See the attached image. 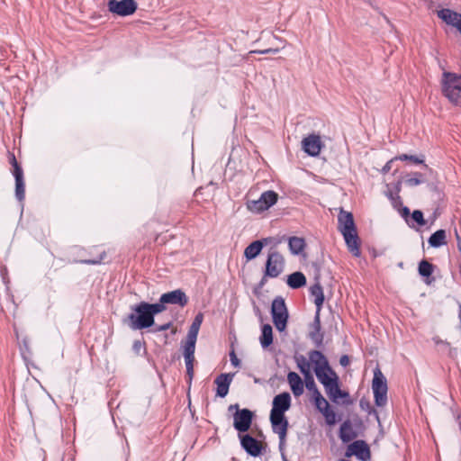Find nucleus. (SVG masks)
<instances>
[{"instance_id":"obj_1","label":"nucleus","mask_w":461,"mask_h":461,"mask_svg":"<svg viewBox=\"0 0 461 461\" xmlns=\"http://www.w3.org/2000/svg\"><path fill=\"white\" fill-rule=\"evenodd\" d=\"M308 356L309 361L314 366L315 375L323 385L330 401L345 406L352 404L353 401L348 392L340 389L339 377L330 366L325 355L320 350H311Z\"/></svg>"},{"instance_id":"obj_2","label":"nucleus","mask_w":461,"mask_h":461,"mask_svg":"<svg viewBox=\"0 0 461 461\" xmlns=\"http://www.w3.org/2000/svg\"><path fill=\"white\" fill-rule=\"evenodd\" d=\"M203 321V313L198 312L189 327L186 341L184 345V357L186 367V375L188 376V383L191 384L194 377V351L197 336Z\"/></svg>"},{"instance_id":"obj_3","label":"nucleus","mask_w":461,"mask_h":461,"mask_svg":"<svg viewBox=\"0 0 461 461\" xmlns=\"http://www.w3.org/2000/svg\"><path fill=\"white\" fill-rule=\"evenodd\" d=\"M130 309L131 312L123 319V323L132 330H145L155 325V319L152 318L146 302L131 305Z\"/></svg>"},{"instance_id":"obj_4","label":"nucleus","mask_w":461,"mask_h":461,"mask_svg":"<svg viewBox=\"0 0 461 461\" xmlns=\"http://www.w3.org/2000/svg\"><path fill=\"white\" fill-rule=\"evenodd\" d=\"M442 92L452 104L461 107V76L452 72H444Z\"/></svg>"},{"instance_id":"obj_5","label":"nucleus","mask_w":461,"mask_h":461,"mask_svg":"<svg viewBox=\"0 0 461 461\" xmlns=\"http://www.w3.org/2000/svg\"><path fill=\"white\" fill-rule=\"evenodd\" d=\"M271 315L275 327L280 332L287 327L289 313L282 296H276L271 303Z\"/></svg>"},{"instance_id":"obj_6","label":"nucleus","mask_w":461,"mask_h":461,"mask_svg":"<svg viewBox=\"0 0 461 461\" xmlns=\"http://www.w3.org/2000/svg\"><path fill=\"white\" fill-rule=\"evenodd\" d=\"M372 390L375 405L378 407L385 406L387 403V382L384 375L378 367H376L374 371Z\"/></svg>"},{"instance_id":"obj_7","label":"nucleus","mask_w":461,"mask_h":461,"mask_svg":"<svg viewBox=\"0 0 461 461\" xmlns=\"http://www.w3.org/2000/svg\"><path fill=\"white\" fill-rule=\"evenodd\" d=\"M285 260L277 250H270L265 264L266 276L269 278L278 277L285 270Z\"/></svg>"},{"instance_id":"obj_8","label":"nucleus","mask_w":461,"mask_h":461,"mask_svg":"<svg viewBox=\"0 0 461 461\" xmlns=\"http://www.w3.org/2000/svg\"><path fill=\"white\" fill-rule=\"evenodd\" d=\"M107 8L110 13L125 17L133 14L138 5L135 0H108Z\"/></svg>"},{"instance_id":"obj_9","label":"nucleus","mask_w":461,"mask_h":461,"mask_svg":"<svg viewBox=\"0 0 461 461\" xmlns=\"http://www.w3.org/2000/svg\"><path fill=\"white\" fill-rule=\"evenodd\" d=\"M254 418V412L249 409L244 408L238 410L233 414V427L239 432L242 434L247 432L252 424Z\"/></svg>"},{"instance_id":"obj_10","label":"nucleus","mask_w":461,"mask_h":461,"mask_svg":"<svg viewBox=\"0 0 461 461\" xmlns=\"http://www.w3.org/2000/svg\"><path fill=\"white\" fill-rule=\"evenodd\" d=\"M345 456L347 457L355 456L361 461H367L371 456L369 446L364 440H355L348 445Z\"/></svg>"},{"instance_id":"obj_11","label":"nucleus","mask_w":461,"mask_h":461,"mask_svg":"<svg viewBox=\"0 0 461 461\" xmlns=\"http://www.w3.org/2000/svg\"><path fill=\"white\" fill-rule=\"evenodd\" d=\"M324 146L320 135L312 133L302 140L303 150L311 157H317Z\"/></svg>"},{"instance_id":"obj_12","label":"nucleus","mask_w":461,"mask_h":461,"mask_svg":"<svg viewBox=\"0 0 461 461\" xmlns=\"http://www.w3.org/2000/svg\"><path fill=\"white\" fill-rule=\"evenodd\" d=\"M291 407V396L289 393L284 392L276 395L273 399L272 409L270 414L272 415H285V411Z\"/></svg>"},{"instance_id":"obj_13","label":"nucleus","mask_w":461,"mask_h":461,"mask_svg":"<svg viewBox=\"0 0 461 461\" xmlns=\"http://www.w3.org/2000/svg\"><path fill=\"white\" fill-rule=\"evenodd\" d=\"M242 448L251 456H258L262 453L260 442L249 434H239Z\"/></svg>"},{"instance_id":"obj_14","label":"nucleus","mask_w":461,"mask_h":461,"mask_svg":"<svg viewBox=\"0 0 461 461\" xmlns=\"http://www.w3.org/2000/svg\"><path fill=\"white\" fill-rule=\"evenodd\" d=\"M437 15L445 23L456 28L461 34V14L449 8H442L437 11Z\"/></svg>"},{"instance_id":"obj_15","label":"nucleus","mask_w":461,"mask_h":461,"mask_svg":"<svg viewBox=\"0 0 461 461\" xmlns=\"http://www.w3.org/2000/svg\"><path fill=\"white\" fill-rule=\"evenodd\" d=\"M160 297L162 298V303H165L166 304H176L180 307H185L188 303V297L181 289H176L162 294Z\"/></svg>"},{"instance_id":"obj_16","label":"nucleus","mask_w":461,"mask_h":461,"mask_svg":"<svg viewBox=\"0 0 461 461\" xmlns=\"http://www.w3.org/2000/svg\"><path fill=\"white\" fill-rule=\"evenodd\" d=\"M339 230L342 235L357 230L353 214L343 209L338 215Z\"/></svg>"},{"instance_id":"obj_17","label":"nucleus","mask_w":461,"mask_h":461,"mask_svg":"<svg viewBox=\"0 0 461 461\" xmlns=\"http://www.w3.org/2000/svg\"><path fill=\"white\" fill-rule=\"evenodd\" d=\"M269 420L274 433L278 435V438L284 439L287 436V429L289 422L285 415H272L270 414Z\"/></svg>"},{"instance_id":"obj_18","label":"nucleus","mask_w":461,"mask_h":461,"mask_svg":"<svg viewBox=\"0 0 461 461\" xmlns=\"http://www.w3.org/2000/svg\"><path fill=\"white\" fill-rule=\"evenodd\" d=\"M270 238H264L252 241L244 250V257L247 260L256 258L262 251L264 246L268 244Z\"/></svg>"},{"instance_id":"obj_19","label":"nucleus","mask_w":461,"mask_h":461,"mask_svg":"<svg viewBox=\"0 0 461 461\" xmlns=\"http://www.w3.org/2000/svg\"><path fill=\"white\" fill-rule=\"evenodd\" d=\"M233 376L234 374H221L215 378L214 383L217 385V396L223 398L228 394Z\"/></svg>"},{"instance_id":"obj_20","label":"nucleus","mask_w":461,"mask_h":461,"mask_svg":"<svg viewBox=\"0 0 461 461\" xmlns=\"http://www.w3.org/2000/svg\"><path fill=\"white\" fill-rule=\"evenodd\" d=\"M322 402H315V408L324 416L325 421L329 426H333L337 423V414L330 408L329 402L324 398Z\"/></svg>"},{"instance_id":"obj_21","label":"nucleus","mask_w":461,"mask_h":461,"mask_svg":"<svg viewBox=\"0 0 461 461\" xmlns=\"http://www.w3.org/2000/svg\"><path fill=\"white\" fill-rule=\"evenodd\" d=\"M436 268V266L432 263L429 262L426 259H422L418 266L419 275L422 277H425V283L428 285H430L435 282V277L432 276V274Z\"/></svg>"},{"instance_id":"obj_22","label":"nucleus","mask_w":461,"mask_h":461,"mask_svg":"<svg viewBox=\"0 0 461 461\" xmlns=\"http://www.w3.org/2000/svg\"><path fill=\"white\" fill-rule=\"evenodd\" d=\"M345 242L347 244L348 251L354 256V257H359L360 256V240L357 235V230L347 233L343 235Z\"/></svg>"},{"instance_id":"obj_23","label":"nucleus","mask_w":461,"mask_h":461,"mask_svg":"<svg viewBox=\"0 0 461 461\" xmlns=\"http://www.w3.org/2000/svg\"><path fill=\"white\" fill-rule=\"evenodd\" d=\"M287 381L294 396L298 397L303 393V381L297 373L289 372Z\"/></svg>"},{"instance_id":"obj_24","label":"nucleus","mask_w":461,"mask_h":461,"mask_svg":"<svg viewBox=\"0 0 461 461\" xmlns=\"http://www.w3.org/2000/svg\"><path fill=\"white\" fill-rule=\"evenodd\" d=\"M339 437L343 443H348L357 437V433L353 429L349 420H346L340 425Z\"/></svg>"},{"instance_id":"obj_25","label":"nucleus","mask_w":461,"mask_h":461,"mask_svg":"<svg viewBox=\"0 0 461 461\" xmlns=\"http://www.w3.org/2000/svg\"><path fill=\"white\" fill-rule=\"evenodd\" d=\"M304 384L306 389L312 393L313 404L315 402H322L321 401H324V397L317 388L312 373L304 375Z\"/></svg>"},{"instance_id":"obj_26","label":"nucleus","mask_w":461,"mask_h":461,"mask_svg":"<svg viewBox=\"0 0 461 461\" xmlns=\"http://www.w3.org/2000/svg\"><path fill=\"white\" fill-rule=\"evenodd\" d=\"M310 294L314 297V303L318 312H321L324 303V294L320 280L315 281V284L310 287Z\"/></svg>"},{"instance_id":"obj_27","label":"nucleus","mask_w":461,"mask_h":461,"mask_svg":"<svg viewBox=\"0 0 461 461\" xmlns=\"http://www.w3.org/2000/svg\"><path fill=\"white\" fill-rule=\"evenodd\" d=\"M287 285L292 289H299L306 285V277L300 271L294 272L287 276Z\"/></svg>"},{"instance_id":"obj_28","label":"nucleus","mask_w":461,"mask_h":461,"mask_svg":"<svg viewBox=\"0 0 461 461\" xmlns=\"http://www.w3.org/2000/svg\"><path fill=\"white\" fill-rule=\"evenodd\" d=\"M428 243L432 248H440L447 244V235L445 230H438L434 233H432L429 240Z\"/></svg>"},{"instance_id":"obj_29","label":"nucleus","mask_w":461,"mask_h":461,"mask_svg":"<svg viewBox=\"0 0 461 461\" xmlns=\"http://www.w3.org/2000/svg\"><path fill=\"white\" fill-rule=\"evenodd\" d=\"M259 341L263 348H267L273 343V329L270 324L262 326Z\"/></svg>"},{"instance_id":"obj_30","label":"nucleus","mask_w":461,"mask_h":461,"mask_svg":"<svg viewBox=\"0 0 461 461\" xmlns=\"http://www.w3.org/2000/svg\"><path fill=\"white\" fill-rule=\"evenodd\" d=\"M288 246L293 255H299L305 248V241L303 238L294 236L289 238Z\"/></svg>"},{"instance_id":"obj_31","label":"nucleus","mask_w":461,"mask_h":461,"mask_svg":"<svg viewBox=\"0 0 461 461\" xmlns=\"http://www.w3.org/2000/svg\"><path fill=\"white\" fill-rule=\"evenodd\" d=\"M261 200H263L265 208L269 209L271 206H273L278 200V194L275 191L268 190L266 192H263L260 195Z\"/></svg>"},{"instance_id":"obj_32","label":"nucleus","mask_w":461,"mask_h":461,"mask_svg":"<svg viewBox=\"0 0 461 461\" xmlns=\"http://www.w3.org/2000/svg\"><path fill=\"white\" fill-rule=\"evenodd\" d=\"M359 406L363 411H366L369 415H374L378 424H381L380 417L377 411L372 406L371 402L367 399L361 398L359 401Z\"/></svg>"},{"instance_id":"obj_33","label":"nucleus","mask_w":461,"mask_h":461,"mask_svg":"<svg viewBox=\"0 0 461 461\" xmlns=\"http://www.w3.org/2000/svg\"><path fill=\"white\" fill-rule=\"evenodd\" d=\"M424 155L415 156V155H408L402 154L394 157V159L402 160V161H411L414 164H423L425 168H428V165L424 164Z\"/></svg>"},{"instance_id":"obj_34","label":"nucleus","mask_w":461,"mask_h":461,"mask_svg":"<svg viewBox=\"0 0 461 461\" xmlns=\"http://www.w3.org/2000/svg\"><path fill=\"white\" fill-rule=\"evenodd\" d=\"M264 203L265 202L261 200V197H259L258 200L248 201L246 204L249 211L255 213H260L268 210L267 208H265Z\"/></svg>"},{"instance_id":"obj_35","label":"nucleus","mask_w":461,"mask_h":461,"mask_svg":"<svg viewBox=\"0 0 461 461\" xmlns=\"http://www.w3.org/2000/svg\"><path fill=\"white\" fill-rule=\"evenodd\" d=\"M162 298L159 297V300L156 303H149L146 302V305L148 306L149 312L152 318L155 319V315L164 312L166 310V303H162Z\"/></svg>"},{"instance_id":"obj_36","label":"nucleus","mask_w":461,"mask_h":461,"mask_svg":"<svg viewBox=\"0 0 461 461\" xmlns=\"http://www.w3.org/2000/svg\"><path fill=\"white\" fill-rule=\"evenodd\" d=\"M309 338L312 339L316 348H321L323 344L324 333L321 330H311Z\"/></svg>"},{"instance_id":"obj_37","label":"nucleus","mask_w":461,"mask_h":461,"mask_svg":"<svg viewBox=\"0 0 461 461\" xmlns=\"http://www.w3.org/2000/svg\"><path fill=\"white\" fill-rule=\"evenodd\" d=\"M15 197L19 202H23L25 198L24 178L15 180Z\"/></svg>"},{"instance_id":"obj_38","label":"nucleus","mask_w":461,"mask_h":461,"mask_svg":"<svg viewBox=\"0 0 461 461\" xmlns=\"http://www.w3.org/2000/svg\"><path fill=\"white\" fill-rule=\"evenodd\" d=\"M422 176L423 175L421 173L414 172L412 173V176L407 177L404 182L408 186H416L424 182Z\"/></svg>"},{"instance_id":"obj_39","label":"nucleus","mask_w":461,"mask_h":461,"mask_svg":"<svg viewBox=\"0 0 461 461\" xmlns=\"http://www.w3.org/2000/svg\"><path fill=\"white\" fill-rule=\"evenodd\" d=\"M310 363L312 362H308L303 356H301L300 358H297V366L303 375L311 374Z\"/></svg>"},{"instance_id":"obj_40","label":"nucleus","mask_w":461,"mask_h":461,"mask_svg":"<svg viewBox=\"0 0 461 461\" xmlns=\"http://www.w3.org/2000/svg\"><path fill=\"white\" fill-rule=\"evenodd\" d=\"M268 277H269V276H266V271L264 270V275H263L262 278L253 288L254 295H256L257 297H259L261 295V290L267 283Z\"/></svg>"},{"instance_id":"obj_41","label":"nucleus","mask_w":461,"mask_h":461,"mask_svg":"<svg viewBox=\"0 0 461 461\" xmlns=\"http://www.w3.org/2000/svg\"><path fill=\"white\" fill-rule=\"evenodd\" d=\"M106 253L105 251L101 252L96 258H90V259H82L80 260L81 264L86 265H98L103 262V260L105 258Z\"/></svg>"},{"instance_id":"obj_42","label":"nucleus","mask_w":461,"mask_h":461,"mask_svg":"<svg viewBox=\"0 0 461 461\" xmlns=\"http://www.w3.org/2000/svg\"><path fill=\"white\" fill-rule=\"evenodd\" d=\"M411 219L419 225L424 226L426 224L423 212L420 210H414L411 213Z\"/></svg>"},{"instance_id":"obj_43","label":"nucleus","mask_w":461,"mask_h":461,"mask_svg":"<svg viewBox=\"0 0 461 461\" xmlns=\"http://www.w3.org/2000/svg\"><path fill=\"white\" fill-rule=\"evenodd\" d=\"M312 267L314 269V280L318 281L321 279V270L322 267V261L316 260L312 262Z\"/></svg>"},{"instance_id":"obj_44","label":"nucleus","mask_w":461,"mask_h":461,"mask_svg":"<svg viewBox=\"0 0 461 461\" xmlns=\"http://www.w3.org/2000/svg\"><path fill=\"white\" fill-rule=\"evenodd\" d=\"M320 315H321V312H318V310L316 309V312H315V316H314L313 321L311 324V329L312 330H321Z\"/></svg>"},{"instance_id":"obj_45","label":"nucleus","mask_w":461,"mask_h":461,"mask_svg":"<svg viewBox=\"0 0 461 461\" xmlns=\"http://www.w3.org/2000/svg\"><path fill=\"white\" fill-rule=\"evenodd\" d=\"M12 173L15 180L23 179V170L21 166L13 167Z\"/></svg>"},{"instance_id":"obj_46","label":"nucleus","mask_w":461,"mask_h":461,"mask_svg":"<svg viewBox=\"0 0 461 461\" xmlns=\"http://www.w3.org/2000/svg\"><path fill=\"white\" fill-rule=\"evenodd\" d=\"M21 351H22V355L23 357H24L25 352L28 354H31V350H30V347H29V339L26 337L23 338L22 340Z\"/></svg>"},{"instance_id":"obj_47","label":"nucleus","mask_w":461,"mask_h":461,"mask_svg":"<svg viewBox=\"0 0 461 461\" xmlns=\"http://www.w3.org/2000/svg\"><path fill=\"white\" fill-rule=\"evenodd\" d=\"M278 49H273V48H269V49H266V50H251L249 53L250 54H253V53H258V54H269V53H272V54H276L278 52Z\"/></svg>"},{"instance_id":"obj_48","label":"nucleus","mask_w":461,"mask_h":461,"mask_svg":"<svg viewBox=\"0 0 461 461\" xmlns=\"http://www.w3.org/2000/svg\"><path fill=\"white\" fill-rule=\"evenodd\" d=\"M397 159H394V158H391L389 161L386 162V164L383 167L381 172L382 174H387L392 169L393 163L396 161Z\"/></svg>"},{"instance_id":"obj_49","label":"nucleus","mask_w":461,"mask_h":461,"mask_svg":"<svg viewBox=\"0 0 461 461\" xmlns=\"http://www.w3.org/2000/svg\"><path fill=\"white\" fill-rule=\"evenodd\" d=\"M230 362L231 364L235 366V367H238L240 366V360L238 358L236 353L234 350H231V352L230 353Z\"/></svg>"},{"instance_id":"obj_50","label":"nucleus","mask_w":461,"mask_h":461,"mask_svg":"<svg viewBox=\"0 0 461 461\" xmlns=\"http://www.w3.org/2000/svg\"><path fill=\"white\" fill-rule=\"evenodd\" d=\"M172 326V322L169 321L167 323H165L163 325H158L153 329V332H159L168 330Z\"/></svg>"},{"instance_id":"obj_51","label":"nucleus","mask_w":461,"mask_h":461,"mask_svg":"<svg viewBox=\"0 0 461 461\" xmlns=\"http://www.w3.org/2000/svg\"><path fill=\"white\" fill-rule=\"evenodd\" d=\"M142 347H143V344L140 340H135L133 342L132 348L135 351V353L140 354Z\"/></svg>"},{"instance_id":"obj_52","label":"nucleus","mask_w":461,"mask_h":461,"mask_svg":"<svg viewBox=\"0 0 461 461\" xmlns=\"http://www.w3.org/2000/svg\"><path fill=\"white\" fill-rule=\"evenodd\" d=\"M349 363H350V360H349V357H348V355H343V356L340 357L339 364L342 366L346 367V366H348L349 365Z\"/></svg>"},{"instance_id":"obj_53","label":"nucleus","mask_w":461,"mask_h":461,"mask_svg":"<svg viewBox=\"0 0 461 461\" xmlns=\"http://www.w3.org/2000/svg\"><path fill=\"white\" fill-rule=\"evenodd\" d=\"M9 163L12 165L13 167L20 166V164L16 160L14 154L11 152H9Z\"/></svg>"},{"instance_id":"obj_54","label":"nucleus","mask_w":461,"mask_h":461,"mask_svg":"<svg viewBox=\"0 0 461 461\" xmlns=\"http://www.w3.org/2000/svg\"><path fill=\"white\" fill-rule=\"evenodd\" d=\"M401 215L403 218H407L410 215V209L406 206H403L401 210Z\"/></svg>"},{"instance_id":"obj_55","label":"nucleus","mask_w":461,"mask_h":461,"mask_svg":"<svg viewBox=\"0 0 461 461\" xmlns=\"http://www.w3.org/2000/svg\"><path fill=\"white\" fill-rule=\"evenodd\" d=\"M229 411H231L232 410H236V411H238V410H240V407H239V404L236 403V404H230L228 408Z\"/></svg>"},{"instance_id":"obj_56","label":"nucleus","mask_w":461,"mask_h":461,"mask_svg":"<svg viewBox=\"0 0 461 461\" xmlns=\"http://www.w3.org/2000/svg\"><path fill=\"white\" fill-rule=\"evenodd\" d=\"M286 437L284 438V439L279 438V448L282 450L285 444Z\"/></svg>"},{"instance_id":"obj_57","label":"nucleus","mask_w":461,"mask_h":461,"mask_svg":"<svg viewBox=\"0 0 461 461\" xmlns=\"http://www.w3.org/2000/svg\"><path fill=\"white\" fill-rule=\"evenodd\" d=\"M396 193L398 194L401 190V181H398L395 185Z\"/></svg>"},{"instance_id":"obj_58","label":"nucleus","mask_w":461,"mask_h":461,"mask_svg":"<svg viewBox=\"0 0 461 461\" xmlns=\"http://www.w3.org/2000/svg\"><path fill=\"white\" fill-rule=\"evenodd\" d=\"M433 339H434L436 344L443 343V341L440 339H438V338H434ZM444 344L448 345V343H447V342H444Z\"/></svg>"},{"instance_id":"obj_59","label":"nucleus","mask_w":461,"mask_h":461,"mask_svg":"<svg viewBox=\"0 0 461 461\" xmlns=\"http://www.w3.org/2000/svg\"><path fill=\"white\" fill-rule=\"evenodd\" d=\"M459 317L461 318V303H459Z\"/></svg>"},{"instance_id":"obj_60","label":"nucleus","mask_w":461,"mask_h":461,"mask_svg":"<svg viewBox=\"0 0 461 461\" xmlns=\"http://www.w3.org/2000/svg\"><path fill=\"white\" fill-rule=\"evenodd\" d=\"M283 459L284 461H287L286 457L285 456V455H283Z\"/></svg>"},{"instance_id":"obj_61","label":"nucleus","mask_w":461,"mask_h":461,"mask_svg":"<svg viewBox=\"0 0 461 461\" xmlns=\"http://www.w3.org/2000/svg\"><path fill=\"white\" fill-rule=\"evenodd\" d=\"M340 461H350V460H348V459H341Z\"/></svg>"}]
</instances>
